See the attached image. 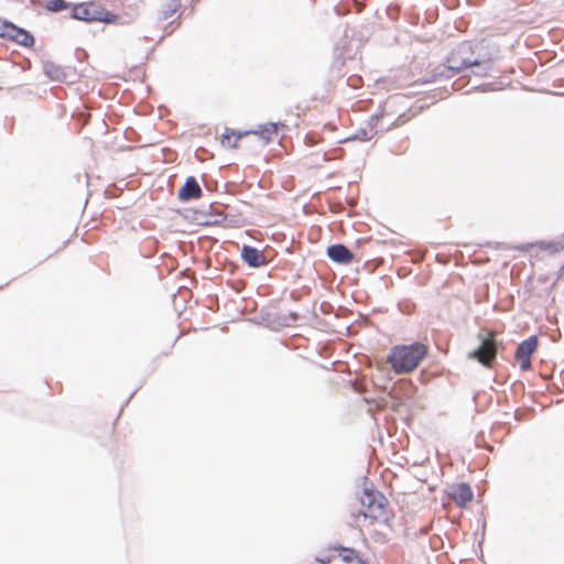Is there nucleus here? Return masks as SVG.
Instances as JSON below:
<instances>
[{
    "label": "nucleus",
    "instance_id": "nucleus-1",
    "mask_svg": "<svg viewBox=\"0 0 564 564\" xmlns=\"http://www.w3.org/2000/svg\"><path fill=\"white\" fill-rule=\"evenodd\" d=\"M426 354L427 347L420 341L397 345L391 348L388 361L395 373L402 375L415 369Z\"/></svg>",
    "mask_w": 564,
    "mask_h": 564
},
{
    "label": "nucleus",
    "instance_id": "nucleus-2",
    "mask_svg": "<svg viewBox=\"0 0 564 564\" xmlns=\"http://www.w3.org/2000/svg\"><path fill=\"white\" fill-rule=\"evenodd\" d=\"M471 53V43H460L447 57V68L454 74L470 67H475L473 74L476 76H486L491 69V59H468L465 54Z\"/></svg>",
    "mask_w": 564,
    "mask_h": 564
},
{
    "label": "nucleus",
    "instance_id": "nucleus-3",
    "mask_svg": "<svg viewBox=\"0 0 564 564\" xmlns=\"http://www.w3.org/2000/svg\"><path fill=\"white\" fill-rule=\"evenodd\" d=\"M69 15L85 22L123 23L119 15L106 10L99 2L95 1L74 4L70 7Z\"/></svg>",
    "mask_w": 564,
    "mask_h": 564
},
{
    "label": "nucleus",
    "instance_id": "nucleus-4",
    "mask_svg": "<svg viewBox=\"0 0 564 564\" xmlns=\"http://www.w3.org/2000/svg\"><path fill=\"white\" fill-rule=\"evenodd\" d=\"M360 503L366 508V510L361 512L365 518H371L372 520L382 522L388 521V500L379 491L365 488L360 497Z\"/></svg>",
    "mask_w": 564,
    "mask_h": 564
},
{
    "label": "nucleus",
    "instance_id": "nucleus-5",
    "mask_svg": "<svg viewBox=\"0 0 564 564\" xmlns=\"http://www.w3.org/2000/svg\"><path fill=\"white\" fill-rule=\"evenodd\" d=\"M478 348L469 352V358L478 360L482 366L489 368L496 359L498 343L492 336H481Z\"/></svg>",
    "mask_w": 564,
    "mask_h": 564
},
{
    "label": "nucleus",
    "instance_id": "nucleus-6",
    "mask_svg": "<svg viewBox=\"0 0 564 564\" xmlns=\"http://www.w3.org/2000/svg\"><path fill=\"white\" fill-rule=\"evenodd\" d=\"M538 337L535 335L522 340L516 350V359L522 370H529L532 366L531 355L536 350Z\"/></svg>",
    "mask_w": 564,
    "mask_h": 564
},
{
    "label": "nucleus",
    "instance_id": "nucleus-7",
    "mask_svg": "<svg viewBox=\"0 0 564 564\" xmlns=\"http://www.w3.org/2000/svg\"><path fill=\"white\" fill-rule=\"evenodd\" d=\"M327 257L335 263L348 264L354 260L351 250L343 243H334L327 247Z\"/></svg>",
    "mask_w": 564,
    "mask_h": 564
},
{
    "label": "nucleus",
    "instance_id": "nucleus-8",
    "mask_svg": "<svg viewBox=\"0 0 564 564\" xmlns=\"http://www.w3.org/2000/svg\"><path fill=\"white\" fill-rule=\"evenodd\" d=\"M241 259L250 268H260L267 263L263 251L256 247L243 245L240 252Z\"/></svg>",
    "mask_w": 564,
    "mask_h": 564
},
{
    "label": "nucleus",
    "instance_id": "nucleus-9",
    "mask_svg": "<svg viewBox=\"0 0 564 564\" xmlns=\"http://www.w3.org/2000/svg\"><path fill=\"white\" fill-rule=\"evenodd\" d=\"M203 195V191L194 176H188L183 186L178 189L177 197L182 202L197 199Z\"/></svg>",
    "mask_w": 564,
    "mask_h": 564
},
{
    "label": "nucleus",
    "instance_id": "nucleus-10",
    "mask_svg": "<svg viewBox=\"0 0 564 564\" xmlns=\"http://www.w3.org/2000/svg\"><path fill=\"white\" fill-rule=\"evenodd\" d=\"M449 497L459 506L465 507L471 501L474 495L470 486L465 482L456 484L451 487Z\"/></svg>",
    "mask_w": 564,
    "mask_h": 564
},
{
    "label": "nucleus",
    "instance_id": "nucleus-11",
    "mask_svg": "<svg viewBox=\"0 0 564 564\" xmlns=\"http://www.w3.org/2000/svg\"><path fill=\"white\" fill-rule=\"evenodd\" d=\"M8 40L24 47H31L35 42L34 36L28 30L17 26L15 24L12 25Z\"/></svg>",
    "mask_w": 564,
    "mask_h": 564
},
{
    "label": "nucleus",
    "instance_id": "nucleus-12",
    "mask_svg": "<svg viewBox=\"0 0 564 564\" xmlns=\"http://www.w3.org/2000/svg\"><path fill=\"white\" fill-rule=\"evenodd\" d=\"M43 72L51 80L63 83L66 79V73L64 68L54 62H44Z\"/></svg>",
    "mask_w": 564,
    "mask_h": 564
},
{
    "label": "nucleus",
    "instance_id": "nucleus-13",
    "mask_svg": "<svg viewBox=\"0 0 564 564\" xmlns=\"http://www.w3.org/2000/svg\"><path fill=\"white\" fill-rule=\"evenodd\" d=\"M181 8V0H169L159 11V20L170 19Z\"/></svg>",
    "mask_w": 564,
    "mask_h": 564
},
{
    "label": "nucleus",
    "instance_id": "nucleus-14",
    "mask_svg": "<svg viewBox=\"0 0 564 564\" xmlns=\"http://www.w3.org/2000/svg\"><path fill=\"white\" fill-rule=\"evenodd\" d=\"M330 549L337 551L338 555L345 563H356L357 558H360L355 549L341 545H334Z\"/></svg>",
    "mask_w": 564,
    "mask_h": 564
},
{
    "label": "nucleus",
    "instance_id": "nucleus-15",
    "mask_svg": "<svg viewBox=\"0 0 564 564\" xmlns=\"http://www.w3.org/2000/svg\"><path fill=\"white\" fill-rule=\"evenodd\" d=\"M278 123L269 122L260 126V130L254 133L259 134L265 142L272 141V137L278 134Z\"/></svg>",
    "mask_w": 564,
    "mask_h": 564
},
{
    "label": "nucleus",
    "instance_id": "nucleus-16",
    "mask_svg": "<svg viewBox=\"0 0 564 564\" xmlns=\"http://www.w3.org/2000/svg\"><path fill=\"white\" fill-rule=\"evenodd\" d=\"M73 6L74 4L67 2L66 0H47L45 8L51 12H62L64 10L70 11V7Z\"/></svg>",
    "mask_w": 564,
    "mask_h": 564
},
{
    "label": "nucleus",
    "instance_id": "nucleus-17",
    "mask_svg": "<svg viewBox=\"0 0 564 564\" xmlns=\"http://www.w3.org/2000/svg\"><path fill=\"white\" fill-rule=\"evenodd\" d=\"M249 132L240 133L236 132L234 130L226 129V132L223 134L221 143L227 144L229 148H236L238 140L242 137L248 134Z\"/></svg>",
    "mask_w": 564,
    "mask_h": 564
},
{
    "label": "nucleus",
    "instance_id": "nucleus-18",
    "mask_svg": "<svg viewBox=\"0 0 564 564\" xmlns=\"http://www.w3.org/2000/svg\"><path fill=\"white\" fill-rule=\"evenodd\" d=\"M539 245L541 249L551 253H557L564 249V243L562 241H541Z\"/></svg>",
    "mask_w": 564,
    "mask_h": 564
},
{
    "label": "nucleus",
    "instance_id": "nucleus-19",
    "mask_svg": "<svg viewBox=\"0 0 564 564\" xmlns=\"http://www.w3.org/2000/svg\"><path fill=\"white\" fill-rule=\"evenodd\" d=\"M13 23L7 20L0 19V37L8 39Z\"/></svg>",
    "mask_w": 564,
    "mask_h": 564
},
{
    "label": "nucleus",
    "instance_id": "nucleus-20",
    "mask_svg": "<svg viewBox=\"0 0 564 564\" xmlns=\"http://www.w3.org/2000/svg\"><path fill=\"white\" fill-rule=\"evenodd\" d=\"M226 218V216L220 213V212H216L214 214H210L209 215V219L206 220L207 224H220L221 221H224Z\"/></svg>",
    "mask_w": 564,
    "mask_h": 564
},
{
    "label": "nucleus",
    "instance_id": "nucleus-21",
    "mask_svg": "<svg viewBox=\"0 0 564 564\" xmlns=\"http://www.w3.org/2000/svg\"><path fill=\"white\" fill-rule=\"evenodd\" d=\"M372 137L369 135V132L366 129H359L356 131V133L350 139L368 141Z\"/></svg>",
    "mask_w": 564,
    "mask_h": 564
},
{
    "label": "nucleus",
    "instance_id": "nucleus-22",
    "mask_svg": "<svg viewBox=\"0 0 564 564\" xmlns=\"http://www.w3.org/2000/svg\"><path fill=\"white\" fill-rule=\"evenodd\" d=\"M475 52H474V45L471 44V53L470 54H465V57L468 58V59H485V57H480L479 55L477 56H474ZM489 57H486V59H488Z\"/></svg>",
    "mask_w": 564,
    "mask_h": 564
},
{
    "label": "nucleus",
    "instance_id": "nucleus-23",
    "mask_svg": "<svg viewBox=\"0 0 564 564\" xmlns=\"http://www.w3.org/2000/svg\"><path fill=\"white\" fill-rule=\"evenodd\" d=\"M318 562H321L322 564H328L330 562V558L329 557H325V558H316Z\"/></svg>",
    "mask_w": 564,
    "mask_h": 564
},
{
    "label": "nucleus",
    "instance_id": "nucleus-24",
    "mask_svg": "<svg viewBox=\"0 0 564 564\" xmlns=\"http://www.w3.org/2000/svg\"><path fill=\"white\" fill-rule=\"evenodd\" d=\"M290 317H291V319H292L293 322H295V321H297L299 315H297V313L291 312V313H290Z\"/></svg>",
    "mask_w": 564,
    "mask_h": 564
},
{
    "label": "nucleus",
    "instance_id": "nucleus-25",
    "mask_svg": "<svg viewBox=\"0 0 564 564\" xmlns=\"http://www.w3.org/2000/svg\"><path fill=\"white\" fill-rule=\"evenodd\" d=\"M355 564H368V563L364 562L361 558H357Z\"/></svg>",
    "mask_w": 564,
    "mask_h": 564
}]
</instances>
